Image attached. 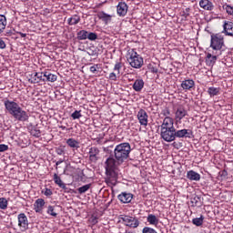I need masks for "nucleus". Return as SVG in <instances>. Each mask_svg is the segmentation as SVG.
Listing matches in <instances>:
<instances>
[{
  "mask_svg": "<svg viewBox=\"0 0 233 233\" xmlns=\"http://www.w3.org/2000/svg\"><path fill=\"white\" fill-rule=\"evenodd\" d=\"M119 165H123L122 162H118L117 159L114 158V157H109L106 158L105 162L106 174L107 176L106 179V183L107 185H112L116 187L117 185V167Z\"/></svg>",
  "mask_w": 233,
  "mask_h": 233,
  "instance_id": "f257e3e1",
  "label": "nucleus"
},
{
  "mask_svg": "<svg viewBox=\"0 0 233 233\" xmlns=\"http://www.w3.org/2000/svg\"><path fill=\"white\" fill-rule=\"evenodd\" d=\"M160 137L167 143L176 141V127H174V118L165 117L160 126Z\"/></svg>",
  "mask_w": 233,
  "mask_h": 233,
  "instance_id": "f03ea898",
  "label": "nucleus"
},
{
  "mask_svg": "<svg viewBox=\"0 0 233 233\" xmlns=\"http://www.w3.org/2000/svg\"><path fill=\"white\" fill-rule=\"evenodd\" d=\"M4 105L7 112L11 116H13V117L16 119V121H22L23 123H25V121H28V119L30 118L28 113L23 110V108L19 106V104H17L16 102L5 100L4 102Z\"/></svg>",
  "mask_w": 233,
  "mask_h": 233,
  "instance_id": "7ed1b4c3",
  "label": "nucleus"
},
{
  "mask_svg": "<svg viewBox=\"0 0 233 233\" xmlns=\"http://www.w3.org/2000/svg\"><path fill=\"white\" fill-rule=\"evenodd\" d=\"M132 152V147L128 142H123L116 146L114 149L115 159L118 160V163H125L128 157H130V153Z\"/></svg>",
  "mask_w": 233,
  "mask_h": 233,
  "instance_id": "20e7f679",
  "label": "nucleus"
},
{
  "mask_svg": "<svg viewBox=\"0 0 233 233\" xmlns=\"http://www.w3.org/2000/svg\"><path fill=\"white\" fill-rule=\"evenodd\" d=\"M127 61L129 63L132 68H141L145 62L143 60V56L136 52V49H129L127 53Z\"/></svg>",
  "mask_w": 233,
  "mask_h": 233,
  "instance_id": "39448f33",
  "label": "nucleus"
},
{
  "mask_svg": "<svg viewBox=\"0 0 233 233\" xmlns=\"http://www.w3.org/2000/svg\"><path fill=\"white\" fill-rule=\"evenodd\" d=\"M210 46L214 52H221L225 48V36L221 33L212 34L210 35Z\"/></svg>",
  "mask_w": 233,
  "mask_h": 233,
  "instance_id": "423d86ee",
  "label": "nucleus"
},
{
  "mask_svg": "<svg viewBox=\"0 0 233 233\" xmlns=\"http://www.w3.org/2000/svg\"><path fill=\"white\" fill-rule=\"evenodd\" d=\"M120 219L123 221L126 227H129V228H137L139 227V218L136 217H130L127 215H122Z\"/></svg>",
  "mask_w": 233,
  "mask_h": 233,
  "instance_id": "0eeeda50",
  "label": "nucleus"
},
{
  "mask_svg": "<svg viewBox=\"0 0 233 233\" xmlns=\"http://www.w3.org/2000/svg\"><path fill=\"white\" fill-rule=\"evenodd\" d=\"M17 219L21 232H26V230H28V217H26L25 213H20Z\"/></svg>",
  "mask_w": 233,
  "mask_h": 233,
  "instance_id": "6e6552de",
  "label": "nucleus"
},
{
  "mask_svg": "<svg viewBox=\"0 0 233 233\" xmlns=\"http://www.w3.org/2000/svg\"><path fill=\"white\" fill-rule=\"evenodd\" d=\"M221 56V52L213 51L212 53H207L206 56V64L208 66H214L216 65V62L218 61V57Z\"/></svg>",
  "mask_w": 233,
  "mask_h": 233,
  "instance_id": "1a4fd4ad",
  "label": "nucleus"
},
{
  "mask_svg": "<svg viewBox=\"0 0 233 233\" xmlns=\"http://www.w3.org/2000/svg\"><path fill=\"white\" fill-rule=\"evenodd\" d=\"M44 77V73H37V72H33L27 76V79L29 83L32 85H35V83H41V81H45Z\"/></svg>",
  "mask_w": 233,
  "mask_h": 233,
  "instance_id": "9d476101",
  "label": "nucleus"
},
{
  "mask_svg": "<svg viewBox=\"0 0 233 233\" xmlns=\"http://www.w3.org/2000/svg\"><path fill=\"white\" fill-rule=\"evenodd\" d=\"M137 117L138 119L139 124L142 127H147V125H148V114L147 113V111H145V109H140L137 112Z\"/></svg>",
  "mask_w": 233,
  "mask_h": 233,
  "instance_id": "9b49d317",
  "label": "nucleus"
},
{
  "mask_svg": "<svg viewBox=\"0 0 233 233\" xmlns=\"http://www.w3.org/2000/svg\"><path fill=\"white\" fill-rule=\"evenodd\" d=\"M116 14L119 17H125L128 14V5L125 2H119L116 5Z\"/></svg>",
  "mask_w": 233,
  "mask_h": 233,
  "instance_id": "f8f14e48",
  "label": "nucleus"
},
{
  "mask_svg": "<svg viewBox=\"0 0 233 233\" xmlns=\"http://www.w3.org/2000/svg\"><path fill=\"white\" fill-rule=\"evenodd\" d=\"M176 137H178V138L188 137V139H190V137H192V130H190V129H180V130L175 129V139H176Z\"/></svg>",
  "mask_w": 233,
  "mask_h": 233,
  "instance_id": "ddd939ff",
  "label": "nucleus"
},
{
  "mask_svg": "<svg viewBox=\"0 0 233 233\" xmlns=\"http://www.w3.org/2000/svg\"><path fill=\"white\" fill-rule=\"evenodd\" d=\"M117 199L120 200V203H130L134 199V195L132 193L122 192L117 196Z\"/></svg>",
  "mask_w": 233,
  "mask_h": 233,
  "instance_id": "4468645a",
  "label": "nucleus"
},
{
  "mask_svg": "<svg viewBox=\"0 0 233 233\" xmlns=\"http://www.w3.org/2000/svg\"><path fill=\"white\" fill-rule=\"evenodd\" d=\"M186 116H188V112L183 106H180L177 108V111L175 113L176 119H178V121H181L183 117H186Z\"/></svg>",
  "mask_w": 233,
  "mask_h": 233,
  "instance_id": "2eb2a0df",
  "label": "nucleus"
},
{
  "mask_svg": "<svg viewBox=\"0 0 233 233\" xmlns=\"http://www.w3.org/2000/svg\"><path fill=\"white\" fill-rule=\"evenodd\" d=\"M97 156H99V148L96 147H92L89 149V160L92 163H96L98 159Z\"/></svg>",
  "mask_w": 233,
  "mask_h": 233,
  "instance_id": "dca6fc26",
  "label": "nucleus"
},
{
  "mask_svg": "<svg viewBox=\"0 0 233 233\" xmlns=\"http://www.w3.org/2000/svg\"><path fill=\"white\" fill-rule=\"evenodd\" d=\"M199 6L200 8H203V10H208V12L214 10V4L210 0H200Z\"/></svg>",
  "mask_w": 233,
  "mask_h": 233,
  "instance_id": "f3484780",
  "label": "nucleus"
},
{
  "mask_svg": "<svg viewBox=\"0 0 233 233\" xmlns=\"http://www.w3.org/2000/svg\"><path fill=\"white\" fill-rule=\"evenodd\" d=\"M45 199L43 198H38L35 201L34 203V210L37 214H40V212H43V208L45 207Z\"/></svg>",
  "mask_w": 233,
  "mask_h": 233,
  "instance_id": "a211bd4d",
  "label": "nucleus"
},
{
  "mask_svg": "<svg viewBox=\"0 0 233 233\" xmlns=\"http://www.w3.org/2000/svg\"><path fill=\"white\" fill-rule=\"evenodd\" d=\"M194 86H196V82H194L192 79H186L183 80L181 83V88H183V90H192V88H194Z\"/></svg>",
  "mask_w": 233,
  "mask_h": 233,
  "instance_id": "6ab92c4d",
  "label": "nucleus"
},
{
  "mask_svg": "<svg viewBox=\"0 0 233 233\" xmlns=\"http://www.w3.org/2000/svg\"><path fill=\"white\" fill-rule=\"evenodd\" d=\"M187 177L189 181H200L201 175L194 170H189L187 173Z\"/></svg>",
  "mask_w": 233,
  "mask_h": 233,
  "instance_id": "aec40b11",
  "label": "nucleus"
},
{
  "mask_svg": "<svg viewBox=\"0 0 233 233\" xmlns=\"http://www.w3.org/2000/svg\"><path fill=\"white\" fill-rule=\"evenodd\" d=\"M53 180L57 185V187H59V188H62L63 190H66V184L63 182V180L61 179V177H59L57 173H55L53 175Z\"/></svg>",
  "mask_w": 233,
  "mask_h": 233,
  "instance_id": "412c9836",
  "label": "nucleus"
},
{
  "mask_svg": "<svg viewBox=\"0 0 233 233\" xmlns=\"http://www.w3.org/2000/svg\"><path fill=\"white\" fill-rule=\"evenodd\" d=\"M145 86V81L143 79H137L133 84V90L135 92H141Z\"/></svg>",
  "mask_w": 233,
  "mask_h": 233,
  "instance_id": "4be33fe9",
  "label": "nucleus"
},
{
  "mask_svg": "<svg viewBox=\"0 0 233 233\" xmlns=\"http://www.w3.org/2000/svg\"><path fill=\"white\" fill-rule=\"evenodd\" d=\"M97 17H98V19H101V21H104V23L106 25H108V23H110V21H112V15H110L103 11L97 14Z\"/></svg>",
  "mask_w": 233,
  "mask_h": 233,
  "instance_id": "5701e85b",
  "label": "nucleus"
},
{
  "mask_svg": "<svg viewBox=\"0 0 233 233\" xmlns=\"http://www.w3.org/2000/svg\"><path fill=\"white\" fill-rule=\"evenodd\" d=\"M223 28H224V33L226 34V35L233 36V23L232 22H225Z\"/></svg>",
  "mask_w": 233,
  "mask_h": 233,
  "instance_id": "b1692460",
  "label": "nucleus"
},
{
  "mask_svg": "<svg viewBox=\"0 0 233 233\" xmlns=\"http://www.w3.org/2000/svg\"><path fill=\"white\" fill-rule=\"evenodd\" d=\"M190 203L191 207H203V200H201V197L198 195L191 198Z\"/></svg>",
  "mask_w": 233,
  "mask_h": 233,
  "instance_id": "393cba45",
  "label": "nucleus"
},
{
  "mask_svg": "<svg viewBox=\"0 0 233 233\" xmlns=\"http://www.w3.org/2000/svg\"><path fill=\"white\" fill-rule=\"evenodd\" d=\"M208 94L210 97L219 96L221 94V87L210 86L208 88Z\"/></svg>",
  "mask_w": 233,
  "mask_h": 233,
  "instance_id": "a878e982",
  "label": "nucleus"
},
{
  "mask_svg": "<svg viewBox=\"0 0 233 233\" xmlns=\"http://www.w3.org/2000/svg\"><path fill=\"white\" fill-rule=\"evenodd\" d=\"M147 221L149 225H153L154 227H157V225H159V218H157L154 214H149L147 217Z\"/></svg>",
  "mask_w": 233,
  "mask_h": 233,
  "instance_id": "bb28decb",
  "label": "nucleus"
},
{
  "mask_svg": "<svg viewBox=\"0 0 233 233\" xmlns=\"http://www.w3.org/2000/svg\"><path fill=\"white\" fill-rule=\"evenodd\" d=\"M44 77H46L45 81H48L50 83H56V81H57V76L48 71L44 72Z\"/></svg>",
  "mask_w": 233,
  "mask_h": 233,
  "instance_id": "cd10ccee",
  "label": "nucleus"
},
{
  "mask_svg": "<svg viewBox=\"0 0 233 233\" xmlns=\"http://www.w3.org/2000/svg\"><path fill=\"white\" fill-rule=\"evenodd\" d=\"M6 16L5 15H0V34H3L6 28Z\"/></svg>",
  "mask_w": 233,
  "mask_h": 233,
  "instance_id": "c85d7f7f",
  "label": "nucleus"
},
{
  "mask_svg": "<svg viewBox=\"0 0 233 233\" xmlns=\"http://www.w3.org/2000/svg\"><path fill=\"white\" fill-rule=\"evenodd\" d=\"M66 143L67 147H70V148H79V141L75 138H68Z\"/></svg>",
  "mask_w": 233,
  "mask_h": 233,
  "instance_id": "c756f323",
  "label": "nucleus"
},
{
  "mask_svg": "<svg viewBox=\"0 0 233 233\" xmlns=\"http://www.w3.org/2000/svg\"><path fill=\"white\" fill-rule=\"evenodd\" d=\"M76 37H77L78 41H85L88 37V32L86 30H80L76 34Z\"/></svg>",
  "mask_w": 233,
  "mask_h": 233,
  "instance_id": "7c9ffc66",
  "label": "nucleus"
},
{
  "mask_svg": "<svg viewBox=\"0 0 233 233\" xmlns=\"http://www.w3.org/2000/svg\"><path fill=\"white\" fill-rule=\"evenodd\" d=\"M80 21H81V17H79V15H74L67 20L68 25H77Z\"/></svg>",
  "mask_w": 233,
  "mask_h": 233,
  "instance_id": "2f4dec72",
  "label": "nucleus"
},
{
  "mask_svg": "<svg viewBox=\"0 0 233 233\" xmlns=\"http://www.w3.org/2000/svg\"><path fill=\"white\" fill-rule=\"evenodd\" d=\"M92 184H86L77 188L78 194H85L90 190Z\"/></svg>",
  "mask_w": 233,
  "mask_h": 233,
  "instance_id": "473e14b6",
  "label": "nucleus"
},
{
  "mask_svg": "<svg viewBox=\"0 0 233 233\" xmlns=\"http://www.w3.org/2000/svg\"><path fill=\"white\" fill-rule=\"evenodd\" d=\"M203 221H205V217L203 215H201L200 218H196L192 219V223L196 227H201V225H203Z\"/></svg>",
  "mask_w": 233,
  "mask_h": 233,
  "instance_id": "72a5a7b5",
  "label": "nucleus"
},
{
  "mask_svg": "<svg viewBox=\"0 0 233 233\" xmlns=\"http://www.w3.org/2000/svg\"><path fill=\"white\" fill-rule=\"evenodd\" d=\"M121 68H123V62L122 61H116L114 66V72L117 73V76H120L121 74Z\"/></svg>",
  "mask_w": 233,
  "mask_h": 233,
  "instance_id": "f704fd0d",
  "label": "nucleus"
},
{
  "mask_svg": "<svg viewBox=\"0 0 233 233\" xmlns=\"http://www.w3.org/2000/svg\"><path fill=\"white\" fill-rule=\"evenodd\" d=\"M8 208V200L5 198H0V209L6 210Z\"/></svg>",
  "mask_w": 233,
  "mask_h": 233,
  "instance_id": "c9c22d12",
  "label": "nucleus"
},
{
  "mask_svg": "<svg viewBox=\"0 0 233 233\" xmlns=\"http://www.w3.org/2000/svg\"><path fill=\"white\" fill-rule=\"evenodd\" d=\"M31 136H34V137H41V130L39 128L33 127L30 130Z\"/></svg>",
  "mask_w": 233,
  "mask_h": 233,
  "instance_id": "e433bc0d",
  "label": "nucleus"
},
{
  "mask_svg": "<svg viewBox=\"0 0 233 233\" xmlns=\"http://www.w3.org/2000/svg\"><path fill=\"white\" fill-rule=\"evenodd\" d=\"M47 214H49V216H52L53 218H57V213L56 212V207L48 206Z\"/></svg>",
  "mask_w": 233,
  "mask_h": 233,
  "instance_id": "4c0bfd02",
  "label": "nucleus"
},
{
  "mask_svg": "<svg viewBox=\"0 0 233 233\" xmlns=\"http://www.w3.org/2000/svg\"><path fill=\"white\" fill-rule=\"evenodd\" d=\"M71 117L73 119H80V117H83V115H81V110H76L74 113L71 114Z\"/></svg>",
  "mask_w": 233,
  "mask_h": 233,
  "instance_id": "58836bf2",
  "label": "nucleus"
},
{
  "mask_svg": "<svg viewBox=\"0 0 233 233\" xmlns=\"http://www.w3.org/2000/svg\"><path fill=\"white\" fill-rule=\"evenodd\" d=\"M117 77H119V75L116 72H111L108 76L109 81H117Z\"/></svg>",
  "mask_w": 233,
  "mask_h": 233,
  "instance_id": "ea45409f",
  "label": "nucleus"
},
{
  "mask_svg": "<svg viewBox=\"0 0 233 233\" xmlns=\"http://www.w3.org/2000/svg\"><path fill=\"white\" fill-rule=\"evenodd\" d=\"M142 233H157V231L150 227H144Z\"/></svg>",
  "mask_w": 233,
  "mask_h": 233,
  "instance_id": "a19ab883",
  "label": "nucleus"
},
{
  "mask_svg": "<svg viewBox=\"0 0 233 233\" xmlns=\"http://www.w3.org/2000/svg\"><path fill=\"white\" fill-rule=\"evenodd\" d=\"M87 39H89V41H96V39H97V34L87 32Z\"/></svg>",
  "mask_w": 233,
  "mask_h": 233,
  "instance_id": "79ce46f5",
  "label": "nucleus"
},
{
  "mask_svg": "<svg viewBox=\"0 0 233 233\" xmlns=\"http://www.w3.org/2000/svg\"><path fill=\"white\" fill-rule=\"evenodd\" d=\"M161 116H164L165 117H171L170 116V109L168 107H165L162 111H161Z\"/></svg>",
  "mask_w": 233,
  "mask_h": 233,
  "instance_id": "37998d69",
  "label": "nucleus"
},
{
  "mask_svg": "<svg viewBox=\"0 0 233 233\" xmlns=\"http://www.w3.org/2000/svg\"><path fill=\"white\" fill-rule=\"evenodd\" d=\"M42 193H43L44 195H46V198H49V196H52V194H54V193L52 192V189H50V188H48V187H46V188L42 191Z\"/></svg>",
  "mask_w": 233,
  "mask_h": 233,
  "instance_id": "c03bdc74",
  "label": "nucleus"
},
{
  "mask_svg": "<svg viewBox=\"0 0 233 233\" xmlns=\"http://www.w3.org/2000/svg\"><path fill=\"white\" fill-rule=\"evenodd\" d=\"M97 68H99V64H96L90 67V72L92 74H96L97 72Z\"/></svg>",
  "mask_w": 233,
  "mask_h": 233,
  "instance_id": "a18cd8bd",
  "label": "nucleus"
},
{
  "mask_svg": "<svg viewBox=\"0 0 233 233\" xmlns=\"http://www.w3.org/2000/svg\"><path fill=\"white\" fill-rule=\"evenodd\" d=\"M8 150V145L0 144V152H6Z\"/></svg>",
  "mask_w": 233,
  "mask_h": 233,
  "instance_id": "49530a36",
  "label": "nucleus"
},
{
  "mask_svg": "<svg viewBox=\"0 0 233 233\" xmlns=\"http://www.w3.org/2000/svg\"><path fill=\"white\" fill-rule=\"evenodd\" d=\"M6 48V43L4 42L3 38H0V50Z\"/></svg>",
  "mask_w": 233,
  "mask_h": 233,
  "instance_id": "de8ad7c7",
  "label": "nucleus"
},
{
  "mask_svg": "<svg viewBox=\"0 0 233 233\" xmlns=\"http://www.w3.org/2000/svg\"><path fill=\"white\" fill-rule=\"evenodd\" d=\"M90 222L92 223V225H97V223H98L97 217H92L90 219Z\"/></svg>",
  "mask_w": 233,
  "mask_h": 233,
  "instance_id": "09e8293b",
  "label": "nucleus"
},
{
  "mask_svg": "<svg viewBox=\"0 0 233 233\" xmlns=\"http://www.w3.org/2000/svg\"><path fill=\"white\" fill-rule=\"evenodd\" d=\"M56 154H58V156H63V154H65V150L63 148H58L56 149Z\"/></svg>",
  "mask_w": 233,
  "mask_h": 233,
  "instance_id": "8fccbe9b",
  "label": "nucleus"
},
{
  "mask_svg": "<svg viewBox=\"0 0 233 233\" xmlns=\"http://www.w3.org/2000/svg\"><path fill=\"white\" fill-rule=\"evenodd\" d=\"M59 128H61V130H70V129L66 128V127H65V126H59Z\"/></svg>",
  "mask_w": 233,
  "mask_h": 233,
  "instance_id": "3c124183",
  "label": "nucleus"
},
{
  "mask_svg": "<svg viewBox=\"0 0 233 233\" xmlns=\"http://www.w3.org/2000/svg\"><path fill=\"white\" fill-rule=\"evenodd\" d=\"M61 163H63V160H58V161L56 163V167L59 166V165H61Z\"/></svg>",
  "mask_w": 233,
  "mask_h": 233,
  "instance_id": "603ef678",
  "label": "nucleus"
},
{
  "mask_svg": "<svg viewBox=\"0 0 233 233\" xmlns=\"http://www.w3.org/2000/svg\"><path fill=\"white\" fill-rule=\"evenodd\" d=\"M21 37H26V34L19 33Z\"/></svg>",
  "mask_w": 233,
  "mask_h": 233,
  "instance_id": "864d4df0",
  "label": "nucleus"
},
{
  "mask_svg": "<svg viewBox=\"0 0 233 233\" xmlns=\"http://www.w3.org/2000/svg\"><path fill=\"white\" fill-rule=\"evenodd\" d=\"M152 72L153 74H157V68H153Z\"/></svg>",
  "mask_w": 233,
  "mask_h": 233,
  "instance_id": "5fc2aeb1",
  "label": "nucleus"
},
{
  "mask_svg": "<svg viewBox=\"0 0 233 233\" xmlns=\"http://www.w3.org/2000/svg\"><path fill=\"white\" fill-rule=\"evenodd\" d=\"M189 14L188 13H185V16L188 17Z\"/></svg>",
  "mask_w": 233,
  "mask_h": 233,
  "instance_id": "6e6d98bb",
  "label": "nucleus"
}]
</instances>
